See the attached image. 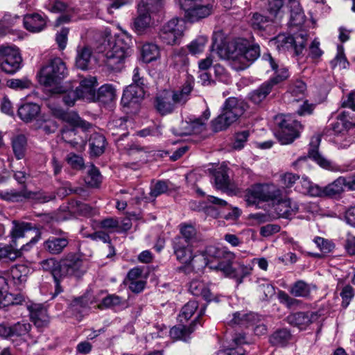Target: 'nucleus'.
I'll return each mask as SVG.
<instances>
[{"label": "nucleus", "instance_id": "obj_53", "mask_svg": "<svg viewBox=\"0 0 355 355\" xmlns=\"http://www.w3.org/2000/svg\"><path fill=\"white\" fill-rule=\"evenodd\" d=\"M86 184L91 187H98L102 182V175L99 170L93 164L89 167L85 180Z\"/></svg>", "mask_w": 355, "mask_h": 355}, {"label": "nucleus", "instance_id": "obj_9", "mask_svg": "<svg viewBox=\"0 0 355 355\" xmlns=\"http://www.w3.org/2000/svg\"><path fill=\"white\" fill-rule=\"evenodd\" d=\"M22 58L17 48L0 46V67L3 71L13 74L21 67Z\"/></svg>", "mask_w": 355, "mask_h": 355}, {"label": "nucleus", "instance_id": "obj_45", "mask_svg": "<svg viewBox=\"0 0 355 355\" xmlns=\"http://www.w3.org/2000/svg\"><path fill=\"white\" fill-rule=\"evenodd\" d=\"M288 291L294 297L308 298L311 294V286L303 280H298L291 286Z\"/></svg>", "mask_w": 355, "mask_h": 355}, {"label": "nucleus", "instance_id": "obj_54", "mask_svg": "<svg viewBox=\"0 0 355 355\" xmlns=\"http://www.w3.org/2000/svg\"><path fill=\"white\" fill-rule=\"evenodd\" d=\"M348 130V128L345 123L344 120L340 119V114L337 116V121L331 124V129L329 130V135L335 136L334 141L338 143L336 137L343 136L345 135Z\"/></svg>", "mask_w": 355, "mask_h": 355}, {"label": "nucleus", "instance_id": "obj_25", "mask_svg": "<svg viewBox=\"0 0 355 355\" xmlns=\"http://www.w3.org/2000/svg\"><path fill=\"white\" fill-rule=\"evenodd\" d=\"M69 244V236L65 232H61L60 237L50 236L44 242V249L53 255L60 254Z\"/></svg>", "mask_w": 355, "mask_h": 355}, {"label": "nucleus", "instance_id": "obj_44", "mask_svg": "<svg viewBox=\"0 0 355 355\" xmlns=\"http://www.w3.org/2000/svg\"><path fill=\"white\" fill-rule=\"evenodd\" d=\"M168 64L174 68L180 69L188 65L189 59L184 49H178L173 52L167 60Z\"/></svg>", "mask_w": 355, "mask_h": 355}, {"label": "nucleus", "instance_id": "obj_15", "mask_svg": "<svg viewBox=\"0 0 355 355\" xmlns=\"http://www.w3.org/2000/svg\"><path fill=\"white\" fill-rule=\"evenodd\" d=\"M320 317L318 311H300L288 315L286 321L289 324L304 330L311 324L317 322Z\"/></svg>", "mask_w": 355, "mask_h": 355}, {"label": "nucleus", "instance_id": "obj_32", "mask_svg": "<svg viewBox=\"0 0 355 355\" xmlns=\"http://www.w3.org/2000/svg\"><path fill=\"white\" fill-rule=\"evenodd\" d=\"M40 107L33 103H27L21 105L18 108V116L24 122L28 123L33 121L40 114Z\"/></svg>", "mask_w": 355, "mask_h": 355}, {"label": "nucleus", "instance_id": "obj_8", "mask_svg": "<svg viewBox=\"0 0 355 355\" xmlns=\"http://www.w3.org/2000/svg\"><path fill=\"white\" fill-rule=\"evenodd\" d=\"M184 21L173 18L164 24L159 32L160 40L167 45L177 44L183 35Z\"/></svg>", "mask_w": 355, "mask_h": 355}, {"label": "nucleus", "instance_id": "obj_58", "mask_svg": "<svg viewBox=\"0 0 355 355\" xmlns=\"http://www.w3.org/2000/svg\"><path fill=\"white\" fill-rule=\"evenodd\" d=\"M207 37L200 36L193 40L187 48L192 55H197L203 52L205 45L207 43Z\"/></svg>", "mask_w": 355, "mask_h": 355}, {"label": "nucleus", "instance_id": "obj_37", "mask_svg": "<svg viewBox=\"0 0 355 355\" xmlns=\"http://www.w3.org/2000/svg\"><path fill=\"white\" fill-rule=\"evenodd\" d=\"M292 339V335L287 329H280L275 331L269 338L270 343L276 347H285Z\"/></svg>", "mask_w": 355, "mask_h": 355}, {"label": "nucleus", "instance_id": "obj_30", "mask_svg": "<svg viewBox=\"0 0 355 355\" xmlns=\"http://www.w3.org/2000/svg\"><path fill=\"white\" fill-rule=\"evenodd\" d=\"M58 117L72 126V128H80L84 130L92 127V124L82 119L75 112L60 111Z\"/></svg>", "mask_w": 355, "mask_h": 355}, {"label": "nucleus", "instance_id": "obj_57", "mask_svg": "<svg viewBox=\"0 0 355 355\" xmlns=\"http://www.w3.org/2000/svg\"><path fill=\"white\" fill-rule=\"evenodd\" d=\"M198 307V303L196 300L189 301L181 310V313L179 315L180 320L181 322L183 320L187 321L194 314Z\"/></svg>", "mask_w": 355, "mask_h": 355}, {"label": "nucleus", "instance_id": "obj_50", "mask_svg": "<svg viewBox=\"0 0 355 355\" xmlns=\"http://www.w3.org/2000/svg\"><path fill=\"white\" fill-rule=\"evenodd\" d=\"M116 97V90L110 84L102 85L97 92V99L98 101L107 103L112 101Z\"/></svg>", "mask_w": 355, "mask_h": 355}, {"label": "nucleus", "instance_id": "obj_35", "mask_svg": "<svg viewBox=\"0 0 355 355\" xmlns=\"http://www.w3.org/2000/svg\"><path fill=\"white\" fill-rule=\"evenodd\" d=\"M33 229L32 224L26 222H18L17 220L12 221V227L10 230V234L11 236L12 245L15 248L17 247V240L25 236L26 232Z\"/></svg>", "mask_w": 355, "mask_h": 355}, {"label": "nucleus", "instance_id": "obj_14", "mask_svg": "<svg viewBox=\"0 0 355 355\" xmlns=\"http://www.w3.org/2000/svg\"><path fill=\"white\" fill-rule=\"evenodd\" d=\"M275 43L279 51L293 50L295 55H300L305 47L303 37L294 38L285 34L278 35L275 39Z\"/></svg>", "mask_w": 355, "mask_h": 355}, {"label": "nucleus", "instance_id": "obj_52", "mask_svg": "<svg viewBox=\"0 0 355 355\" xmlns=\"http://www.w3.org/2000/svg\"><path fill=\"white\" fill-rule=\"evenodd\" d=\"M221 111L216 118L211 121V128L214 132H220L226 130L234 121Z\"/></svg>", "mask_w": 355, "mask_h": 355}, {"label": "nucleus", "instance_id": "obj_26", "mask_svg": "<svg viewBox=\"0 0 355 355\" xmlns=\"http://www.w3.org/2000/svg\"><path fill=\"white\" fill-rule=\"evenodd\" d=\"M212 179L214 186L217 189L225 192L233 193L236 189L231 184L227 168L225 167H218L213 171Z\"/></svg>", "mask_w": 355, "mask_h": 355}, {"label": "nucleus", "instance_id": "obj_41", "mask_svg": "<svg viewBox=\"0 0 355 355\" xmlns=\"http://www.w3.org/2000/svg\"><path fill=\"white\" fill-rule=\"evenodd\" d=\"M92 51L87 46H78L77 55L76 58V64L78 68L87 69L90 62Z\"/></svg>", "mask_w": 355, "mask_h": 355}, {"label": "nucleus", "instance_id": "obj_49", "mask_svg": "<svg viewBox=\"0 0 355 355\" xmlns=\"http://www.w3.org/2000/svg\"><path fill=\"white\" fill-rule=\"evenodd\" d=\"M290 7L291 23L295 26H300L304 24L305 21V15L299 1L295 0L290 1Z\"/></svg>", "mask_w": 355, "mask_h": 355}, {"label": "nucleus", "instance_id": "obj_18", "mask_svg": "<svg viewBox=\"0 0 355 355\" xmlns=\"http://www.w3.org/2000/svg\"><path fill=\"white\" fill-rule=\"evenodd\" d=\"M261 321V316L254 313H246L245 311H236L230 315L226 322L232 327L239 326L249 327L254 326Z\"/></svg>", "mask_w": 355, "mask_h": 355}, {"label": "nucleus", "instance_id": "obj_3", "mask_svg": "<svg viewBox=\"0 0 355 355\" xmlns=\"http://www.w3.org/2000/svg\"><path fill=\"white\" fill-rule=\"evenodd\" d=\"M207 252L211 256L223 258V260H220L216 266H211V267L214 270L221 272L225 277L234 279L237 286L242 284L244 278L252 273V268L250 266L239 264L237 268L233 266L235 256L231 252L211 247Z\"/></svg>", "mask_w": 355, "mask_h": 355}, {"label": "nucleus", "instance_id": "obj_22", "mask_svg": "<svg viewBox=\"0 0 355 355\" xmlns=\"http://www.w3.org/2000/svg\"><path fill=\"white\" fill-rule=\"evenodd\" d=\"M151 6H146L145 0H141L138 5V17L135 19L134 26L139 33L143 32L150 23V13L159 12Z\"/></svg>", "mask_w": 355, "mask_h": 355}, {"label": "nucleus", "instance_id": "obj_23", "mask_svg": "<svg viewBox=\"0 0 355 355\" xmlns=\"http://www.w3.org/2000/svg\"><path fill=\"white\" fill-rule=\"evenodd\" d=\"M211 247L212 246L207 248L204 252L199 254L193 253L192 262L188 264V267H191L192 270H198L209 266V268L212 269L211 266H216L220 260H223V257L218 258L208 254L207 250Z\"/></svg>", "mask_w": 355, "mask_h": 355}, {"label": "nucleus", "instance_id": "obj_56", "mask_svg": "<svg viewBox=\"0 0 355 355\" xmlns=\"http://www.w3.org/2000/svg\"><path fill=\"white\" fill-rule=\"evenodd\" d=\"M306 89V84L302 80H297L291 85L289 92L295 97L293 101H298L304 97Z\"/></svg>", "mask_w": 355, "mask_h": 355}, {"label": "nucleus", "instance_id": "obj_63", "mask_svg": "<svg viewBox=\"0 0 355 355\" xmlns=\"http://www.w3.org/2000/svg\"><path fill=\"white\" fill-rule=\"evenodd\" d=\"M180 227L181 239H185L187 243H191L196 236V230L191 225L188 224H182Z\"/></svg>", "mask_w": 355, "mask_h": 355}, {"label": "nucleus", "instance_id": "obj_38", "mask_svg": "<svg viewBox=\"0 0 355 355\" xmlns=\"http://www.w3.org/2000/svg\"><path fill=\"white\" fill-rule=\"evenodd\" d=\"M77 133L76 128L64 127L62 130V139L73 148H78L85 144V139L81 137H76Z\"/></svg>", "mask_w": 355, "mask_h": 355}, {"label": "nucleus", "instance_id": "obj_60", "mask_svg": "<svg viewBox=\"0 0 355 355\" xmlns=\"http://www.w3.org/2000/svg\"><path fill=\"white\" fill-rule=\"evenodd\" d=\"M273 71H275L274 76L267 80L272 87L289 77V72L286 67L279 66L277 69Z\"/></svg>", "mask_w": 355, "mask_h": 355}, {"label": "nucleus", "instance_id": "obj_16", "mask_svg": "<svg viewBox=\"0 0 355 355\" xmlns=\"http://www.w3.org/2000/svg\"><path fill=\"white\" fill-rule=\"evenodd\" d=\"M173 249L176 259L188 268V264L192 262L193 254L191 243H187L180 236H176L173 240Z\"/></svg>", "mask_w": 355, "mask_h": 355}, {"label": "nucleus", "instance_id": "obj_51", "mask_svg": "<svg viewBox=\"0 0 355 355\" xmlns=\"http://www.w3.org/2000/svg\"><path fill=\"white\" fill-rule=\"evenodd\" d=\"M343 176L338 177L334 182L324 187V191L326 192L327 197H335L340 195L344 191V182Z\"/></svg>", "mask_w": 355, "mask_h": 355}, {"label": "nucleus", "instance_id": "obj_33", "mask_svg": "<svg viewBox=\"0 0 355 355\" xmlns=\"http://www.w3.org/2000/svg\"><path fill=\"white\" fill-rule=\"evenodd\" d=\"M189 291L195 296H200L207 302L213 300L212 294L208 286L201 280H192L189 285Z\"/></svg>", "mask_w": 355, "mask_h": 355}, {"label": "nucleus", "instance_id": "obj_34", "mask_svg": "<svg viewBox=\"0 0 355 355\" xmlns=\"http://www.w3.org/2000/svg\"><path fill=\"white\" fill-rule=\"evenodd\" d=\"M256 283L257 284L256 291L260 300L268 301L275 295V287L268 279H259Z\"/></svg>", "mask_w": 355, "mask_h": 355}, {"label": "nucleus", "instance_id": "obj_24", "mask_svg": "<svg viewBox=\"0 0 355 355\" xmlns=\"http://www.w3.org/2000/svg\"><path fill=\"white\" fill-rule=\"evenodd\" d=\"M40 265L44 271L50 272L55 282L53 297L63 291L60 285V261L54 258H49L40 261Z\"/></svg>", "mask_w": 355, "mask_h": 355}, {"label": "nucleus", "instance_id": "obj_29", "mask_svg": "<svg viewBox=\"0 0 355 355\" xmlns=\"http://www.w3.org/2000/svg\"><path fill=\"white\" fill-rule=\"evenodd\" d=\"M212 11V4L207 3L203 5L202 3H200L185 13L184 17L190 22H196L201 19L207 17L211 14Z\"/></svg>", "mask_w": 355, "mask_h": 355}, {"label": "nucleus", "instance_id": "obj_19", "mask_svg": "<svg viewBox=\"0 0 355 355\" xmlns=\"http://www.w3.org/2000/svg\"><path fill=\"white\" fill-rule=\"evenodd\" d=\"M248 108L246 103L235 97L227 98L222 107V112L234 122L241 117Z\"/></svg>", "mask_w": 355, "mask_h": 355}, {"label": "nucleus", "instance_id": "obj_31", "mask_svg": "<svg viewBox=\"0 0 355 355\" xmlns=\"http://www.w3.org/2000/svg\"><path fill=\"white\" fill-rule=\"evenodd\" d=\"M96 83L97 80L96 77L88 76L83 79L80 83L79 87L76 88L78 90L79 94H81L80 97L82 98L92 99L95 96Z\"/></svg>", "mask_w": 355, "mask_h": 355}, {"label": "nucleus", "instance_id": "obj_2", "mask_svg": "<svg viewBox=\"0 0 355 355\" xmlns=\"http://www.w3.org/2000/svg\"><path fill=\"white\" fill-rule=\"evenodd\" d=\"M260 46L257 44H250L247 40L239 38L227 44L223 43L217 47V54L221 59L230 61L235 71L248 68L260 56Z\"/></svg>", "mask_w": 355, "mask_h": 355}, {"label": "nucleus", "instance_id": "obj_62", "mask_svg": "<svg viewBox=\"0 0 355 355\" xmlns=\"http://www.w3.org/2000/svg\"><path fill=\"white\" fill-rule=\"evenodd\" d=\"M349 63L345 56L344 49L343 46H338L337 54L334 60L330 62V65L332 69L337 67L340 68L345 69L348 66Z\"/></svg>", "mask_w": 355, "mask_h": 355}, {"label": "nucleus", "instance_id": "obj_28", "mask_svg": "<svg viewBox=\"0 0 355 355\" xmlns=\"http://www.w3.org/2000/svg\"><path fill=\"white\" fill-rule=\"evenodd\" d=\"M24 28L32 33H39L46 27V19L40 14H28L23 19Z\"/></svg>", "mask_w": 355, "mask_h": 355}, {"label": "nucleus", "instance_id": "obj_42", "mask_svg": "<svg viewBox=\"0 0 355 355\" xmlns=\"http://www.w3.org/2000/svg\"><path fill=\"white\" fill-rule=\"evenodd\" d=\"M58 92L62 94V101L64 103L69 107L74 105L78 99L82 98L78 92V90L73 89V87L68 85L62 86L58 88Z\"/></svg>", "mask_w": 355, "mask_h": 355}, {"label": "nucleus", "instance_id": "obj_12", "mask_svg": "<svg viewBox=\"0 0 355 355\" xmlns=\"http://www.w3.org/2000/svg\"><path fill=\"white\" fill-rule=\"evenodd\" d=\"M320 142V138L319 136L314 137L311 139L310 142V148L309 150L308 157H300L294 163L295 165L300 164L302 162H305L308 158H311L322 168L330 170L337 171V166L331 161L327 159L322 155L320 154L318 150L319 144Z\"/></svg>", "mask_w": 355, "mask_h": 355}, {"label": "nucleus", "instance_id": "obj_59", "mask_svg": "<svg viewBox=\"0 0 355 355\" xmlns=\"http://www.w3.org/2000/svg\"><path fill=\"white\" fill-rule=\"evenodd\" d=\"M313 241L323 254H329L335 248V244L332 241L323 237L315 236Z\"/></svg>", "mask_w": 355, "mask_h": 355}, {"label": "nucleus", "instance_id": "obj_27", "mask_svg": "<svg viewBox=\"0 0 355 355\" xmlns=\"http://www.w3.org/2000/svg\"><path fill=\"white\" fill-rule=\"evenodd\" d=\"M204 313H205V308L200 309L198 317L188 327L182 325V324H179V325L173 327L170 329V331H169L171 338L174 340H183L184 342L188 341L190 339L191 334L194 331L193 326L198 321L199 318L201 317L202 315H203Z\"/></svg>", "mask_w": 355, "mask_h": 355}, {"label": "nucleus", "instance_id": "obj_21", "mask_svg": "<svg viewBox=\"0 0 355 355\" xmlns=\"http://www.w3.org/2000/svg\"><path fill=\"white\" fill-rule=\"evenodd\" d=\"M30 272L31 269L26 265L18 264L12 266L9 275L10 285H12L18 291H21Z\"/></svg>", "mask_w": 355, "mask_h": 355}, {"label": "nucleus", "instance_id": "obj_47", "mask_svg": "<svg viewBox=\"0 0 355 355\" xmlns=\"http://www.w3.org/2000/svg\"><path fill=\"white\" fill-rule=\"evenodd\" d=\"M71 211L79 216L90 217L95 214V209L90 205L80 201L72 200L69 203Z\"/></svg>", "mask_w": 355, "mask_h": 355}, {"label": "nucleus", "instance_id": "obj_64", "mask_svg": "<svg viewBox=\"0 0 355 355\" xmlns=\"http://www.w3.org/2000/svg\"><path fill=\"white\" fill-rule=\"evenodd\" d=\"M11 328L12 338L15 336H22L28 334L31 329V324L28 322H17Z\"/></svg>", "mask_w": 355, "mask_h": 355}, {"label": "nucleus", "instance_id": "obj_39", "mask_svg": "<svg viewBox=\"0 0 355 355\" xmlns=\"http://www.w3.org/2000/svg\"><path fill=\"white\" fill-rule=\"evenodd\" d=\"M127 306L126 300L115 294L108 295L104 297L102 302L98 305L101 309H124Z\"/></svg>", "mask_w": 355, "mask_h": 355}, {"label": "nucleus", "instance_id": "obj_20", "mask_svg": "<svg viewBox=\"0 0 355 355\" xmlns=\"http://www.w3.org/2000/svg\"><path fill=\"white\" fill-rule=\"evenodd\" d=\"M39 240V237H34L31 239L29 242H27L25 245H23L20 249L15 248L13 245L0 243V261L9 260L10 261H15L18 257L21 256V251L28 250L29 247L35 244Z\"/></svg>", "mask_w": 355, "mask_h": 355}, {"label": "nucleus", "instance_id": "obj_43", "mask_svg": "<svg viewBox=\"0 0 355 355\" xmlns=\"http://www.w3.org/2000/svg\"><path fill=\"white\" fill-rule=\"evenodd\" d=\"M272 87L268 82L263 83L257 89L250 93V99L254 104L261 103L271 92Z\"/></svg>", "mask_w": 355, "mask_h": 355}, {"label": "nucleus", "instance_id": "obj_4", "mask_svg": "<svg viewBox=\"0 0 355 355\" xmlns=\"http://www.w3.org/2000/svg\"><path fill=\"white\" fill-rule=\"evenodd\" d=\"M68 75L64 62L60 58H54L46 62L40 70L39 83L46 87H56Z\"/></svg>", "mask_w": 355, "mask_h": 355}, {"label": "nucleus", "instance_id": "obj_5", "mask_svg": "<svg viewBox=\"0 0 355 355\" xmlns=\"http://www.w3.org/2000/svg\"><path fill=\"white\" fill-rule=\"evenodd\" d=\"M277 129L275 135L281 144L286 145L293 142L299 137L301 124L290 115L279 114L275 117Z\"/></svg>", "mask_w": 355, "mask_h": 355}, {"label": "nucleus", "instance_id": "obj_7", "mask_svg": "<svg viewBox=\"0 0 355 355\" xmlns=\"http://www.w3.org/2000/svg\"><path fill=\"white\" fill-rule=\"evenodd\" d=\"M87 270L81 254L76 252L65 254L60 260V281L64 277L80 279Z\"/></svg>", "mask_w": 355, "mask_h": 355}, {"label": "nucleus", "instance_id": "obj_17", "mask_svg": "<svg viewBox=\"0 0 355 355\" xmlns=\"http://www.w3.org/2000/svg\"><path fill=\"white\" fill-rule=\"evenodd\" d=\"M274 209L279 218H291L295 215L299 210L297 202L291 198H283L282 193L278 200L272 202Z\"/></svg>", "mask_w": 355, "mask_h": 355}, {"label": "nucleus", "instance_id": "obj_13", "mask_svg": "<svg viewBox=\"0 0 355 355\" xmlns=\"http://www.w3.org/2000/svg\"><path fill=\"white\" fill-rule=\"evenodd\" d=\"M144 89L137 85H130L124 90L121 100L123 107L137 109L144 98Z\"/></svg>", "mask_w": 355, "mask_h": 355}, {"label": "nucleus", "instance_id": "obj_11", "mask_svg": "<svg viewBox=\"0 0 355 355\" xmlns=\"http://www.w3.org/2000/svg\"><path fill=\"white\" fill-rule=\"evenodd\" d=\"M182 101V94L164 91L157 96L155 107L162 115H166L171 113L175 110V104L181 103Z\"/></svg>", "mask_w": 355, "mask_h": 355}, {"label": "nucleus", "instance_id": "obj_40", "mask_svg": "<svg viewBox=\"0 0 355 355\" xmlns=\"http://www.w3.org/2000/svg\"><path fill=\"white\" fill-rule=\"evenodd\" d=\"M89 148L91 154L94 156L98 157L105 151V138L99 133H93L89 139Z\"/></svg>", "mask_w": 355, "mask_h": 355}, {"label": "nucleus", "instance_id": "obj_61", "mask_svg": "<svg viewBox=\"0 0 355 355\" xmlns=\"http://www.w3.org/2000/svg\"><path fill=\"white\" fill-rule=\"evenodd\" d=\"M88 237L90 238L93 241L100 240V241H102L105 243H109L108 247H109V250H110V253L107 255V257H110L114 255L115 250H114V247L110 243V237L107 233H106L103 231H98V232H95L93 234H89Z\"/></svg>", "mask_w": 355, "mask_h": 355}, {"label": "nucleus", "instance_id": "obj_1", "mask_svg": "<svg viewBox=\"0 0 355 355\" xmlns=\"http://www.w3.org/2000/svg\"><path fill=\"white\" fill-rule=\"evenodd\" d=\"M132 44L130 35L122 34L116 36L105 31L99 40L97 50L98 53L103 54L105 66L111 71H119L132 53Z\"/></svg>", "mask_w": 355, "mask_h": 355}, {"label": "nucleus", "instance_id": "obj_48", "mask_svg": "<svg viewBox=\"0 0 355 355\" xmlns=\"http://www.w3.org/2000/svg\"><path fill=\"white\" fill-rule=\"evenodd\" d=\"M141 55L144 62L150 63L159 58V48L155 44H145L141 49Z\"/></svg>", "mask_w": 355, "mask_h": 355}, {"label": "nucleus", "instance_id": "obj_55", "mask_svg": "<svg viewBox=\"0 0 355 355\" xmlns=\"http://www.w3.org/2000/svg\"><path fill=\"white\" fill-rule=\"evenodd\" d=\"M272 20V17H266L259 13H254L251 19V25L254 30L263 31Z\"/></svg>", "mask_w": 355, "mask_h": 355}, {"label": "nucleus", "instance_id": "obj_6", "mask_svg": "<svg viewBox=\"0 0 355 355\" xmlns=\"http://www.w3.org/2000/svg\"><path fill=\"white\" fill-rule=\"evenodd\" d=\"M282 194V189L273 184H257L246 190L245 196L248 205H256L260 202H275Z\"/></svg>", "mask_w": 355, "mask_h": 355}, {"label": "nucleus", "instance_id": "obj_36", "mask_svg": "<svg viewBox=\"0 0 355 355\" xmlns=\"http://www.w3.org/2000/svg\"><path fill=\"white\" fill-rule=\"evenodd\" d=\"M30 315L32 321L37 327H43L49 322L47 311L40 304H35L30 307Z\"/></svg>", "mask_w": 355, "mask_h": 355}, {"label": "nucleus", "instance_id": "obj_10", "mask_svg": "<svg viewBox=\"0 0 355 355\" xmlns=\"http://www.w3.org/2000/svg\"><path fill=\"white\" fill-rule=\"evenodd\" d=\"M0 199L10 202H19L24 200H33L40 203L50 200V198L40 192H33L23 187L20 191L10 189L0 191Z\"/></svg>", "mask_w": 355, "mask_h": 355}, {"label": "nucleus", "instance_id": "obj_46", "mask_svg": "<svg viewBox=\"0 0 355 355\" xmlns=\"http://www.w3.org/2000/svg\"><path fill=\"white\" fill-rule=\"evenodd\" d=\"M27 140L24 135H19L12 139V148L15 157L21 159L26 151Z\"/></svg>", "mask_w": 355, "mask_h": 355}]
</instances>
